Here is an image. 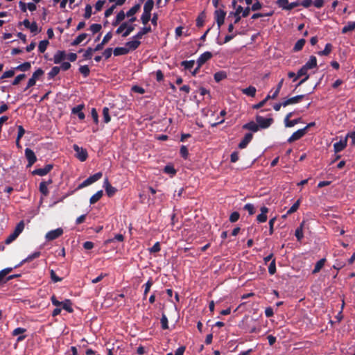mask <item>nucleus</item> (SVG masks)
Listing matches in <instances>:
<instances>
[{
    "label": "nucleus",
    "mask_w": 355,
    "mask_h": 355,
    "mask_svg": "<svg viewBox=\"0 0 355 355\" xmlns=\"http://www.w3.org/2000/svg\"><path fill=\"white\" fill-rule=\"evenodd\" d=\"M73 148L76 152L75 156L77 159L80 162H85L87 159L88 153L86 149L79 147L77 144H73Z\"/></svg>",
    "instance_id": "f257e3e1"
},
{
    "label": "nucleus",
    "mask_w": 355,
    "mask_h": 355,
    "mask_svg": "<svg viewBox=\"0 0 355 355\" xmlns=\"http://www.w3.org/2000/svg\"><path fill=\"white\" fill-rule=\"evenodd\" d=\"M256 121L259 128L266 129L272 124L274 120L271 117L266 119L261 116L257 115L256 116Z\"/></svg>",
    "instance_id": "f03ea898"
},
{
    "label": "nucleus",
    "mask_w": 355,
    "mask_h": 355,
    "mask_svg": "<svg viewBox=\"0 0 355 355\" xmlns=\"http://www.w3.org/2000/svg\"><path fill=\"white\" fill-rule=\"evenodd\" d=\"M44 74V71L39 68L32 75V77L28 80L26 89L34 86L37 80Z\"/></svg>",
    "instance_id": "7ed1b4c3"
},
{
    "label": "nucleus",
    "mask_w": 355,
    "mask_h": 355,
    "mask_svg": "<svg viewBox=\"0 0 355 355\" xmlns=\"http://www.w3.org/2000/svg\"><path fill=\"white\" fill-rule=\"evenodd\" d=\"M63 234V230L60 227L57 228L53 230H51L49 232L46 233L45 238L47 241H53L58 238H59L60 236H62Z\"/></svg>",
    "instance_id": "20e7f679"
},
{
    "label": "nucleus",
    "mask_w": 355,
    "mask_h": 355,
    "mask_svg": "<svg viewBox=\"0 0 355 355\" xmlns=\"http://www.w3.org/2000/svg\"><path fill=\"white\" fill-rule=\"evenodd\" d=\"M226 12L223 10L218 9L214 12V17L218 25V28L224 24Z\"/></svg>",
    "instance_id": "39448f33"
},
{
    "label": "nucleus",
    "mask_w": 355,
    "mask_h": 355,
    "mask_svg": "<svg viewBox=\"0 0 355 355\" xmlns=\"http://www.w3.org/2000/svg\"><path fill=\"white\" fill-rule=\"evenodd\" d=\"M212 56V53L209 51H205L202 53L196 61L197 64H198V67H201L207 61L210 60Z\"/></svg>",
    "instance_id": "423d86ee"
},
{
    "label": "nucleus",
    "mask_w": 355,
    "mask_h": 355,
    "mask_svg": "<svg viewBox=\"0 0 355 355\" xmlns=\"http://www.w3.org/2000/svg\"><path fill=\"white\" fill-rule=\"evenodd\" d=\"M25 156L28 160V166H31L37 161L35 153L31 148H26Z\"/></svg>",
    "instance_id": "0eeeda50"
},
{
    "label": "nucleus",
    "mask_w": 355,
    "mask_h": 355,
    "mask_svg": "<svg viewBox=\"0 0 355 355\" xmlns=\"http://www.w3.org/2000/svg\"><path fill=\"white\" fill-rule=\"evenodd\" d=\"M53 164H46L44 168L35 169L33 171V174L40 176L46 175L53 169Z\"/></svg>",
    "instance_id": "6e6552de"
},
{
    "label": "nucleus",
    "mask_w": 355,
    "mask_h": 355,
    "mask_svg": "<svg viewBox=\"0 0 355 355\" xmlns=\"http://www.w3.org/2000/svg\"><path fill=\"white\" fill-rule=\"evenodd\" d=\"M306 133L305 129H300L292 134V135L288 139V142L292 143L295 141L299 140L304 137Z\"/></svg>",
    "instance_id": "1a4fd4ad"
},
{
    "label": "nucleus",
    "mask_w": 355,
    "mask_h": 355,
    "mask_svg": "<svg viewBox=\"0 0 355 355\" xmlns=\"http://www.w3.org/2000/svg\"><path fill=\"white\" fill-rule=\"evenodd\" d=\"M104 187L105 192L109 197L113 196L117 191L115 187L110 184L107 178H106L104 181Z\"/></svg>",
    "instance_id": "9d476101"
},
{
    "label": "nucleus",
    "mask_w": 355,
    "mask_h": 355,
    "mask_svg": "<svg viewBox=\"0 0 355 355\" xmlns=\"http://www.w3.org/2000/svg\"><path fill=\"white\" fill-rule=\"evenodd\" d=\"M317 58L314 55H311L308 62L305 63L302 67L307 71L317 67Z\"/></svg>",
    "instance_id": "9b49d317"
},
{
    "label": "nucleus",
    "mask_w": 355,
    "mask_h": 355,
    "mask_svg": "<svg viewBox=\"0 0 355 355\" xmlns=\"http://www.w3.org/2000/svg\"><path fill=\"white\" fill-rule=\"evenodd\" d=\"M253 138V135L250 132L245 134L243 139L241 141L239 144V148L243 149L247 147L248 144L251 141Z\"/></svg>",
    "instance_id": "f8f14e48"
},
{
    "label": "nucleus",
    "mask_w": 355,
    "mask_h": 355,
    "mask_svg": "<svg viewBox=\"0 0 355 355\" xmlns=\"http://www.w3.org/2000/svg\"><path fill=\"white\" fill-rule=\"evenodd\" d=\"M40 252H35L34 253L28 255L26 259H23L18 265L15 266V268H18L19 266H21L26 262H30L32 260L38 258L40 256Z\"/></svg>",
    "instance_id": "ddd939ff"
},
{
    "label": "nucleus",
    "mask_w": 355,
    "mask_h": 355,
    "mask_svg": "<svg viewBox=\"0 0 355 355\" xmlns=\"http://www.w3.org/2000/svg\"><path fill=\"white\" fill-rule=\"evenodd\" d=\"M347 138H345L343 140L341 139L339 141L336 142L334 144V148L335 153H339V152L342 151L343 150H344L345 148L347 146Z\"/></svg>",
    "instance_id": "4468645a"
},
{
    "label": "nucleus",
    "mask_w": 355,
    "mask_h": 355,
    "mask_svg": "<svg viewBox=\"0 0 355 355\" xmlns=\"http://www.w3.org/2000/svg\"><path fill=\"white\" fill-rule=\"evenodd\" d=\"M268 212V208L263 206L261 207V214L257 216V220L259 223H264L267 220L266 214Z\"/></svg>",
    "instance_id": "2eb2a0df"
},
{
    "label": "nucleus",
    "mask_w": 355,
    "mask_h": 355,
    "mask_svg": "<svg viewBox=\"0 0 355 355\" xmlns=\"http://www.w3.org/2000/svg\"><path fill=\"white\" fill-rule=\"evenodd\" d=\"M67 57L64 51H58L53 56V62L55 64H60Z\"/></svg>",
    "instance_id": "dca6fc26"
},
{
    "label": "nucleus",
    "mask_w": 355,
    "mask_h": 355,
    "mask_svg": "<svg viewBox=\"0 0 355 355\" xmlns=\"http://www.w3.org/2000/svg\"><path fill=\"white\" fill-rule=\"evenodd\" d=\"M243 128L245 130H251L254 132H256L259 130V127L257 123H255L254 121H250L243 125Z\"/></svg>",
    "instance_id": "f3484780"
},
{
    "label": "nucleus",
    "mask_w": 355,
    "mask_h": 355,
    "mask_svg": "<svg viewBox=\"0 0 355 355\" xmlns=\"http://www.w3.org/2000/svg\"><path fill=\"white\" fill-rule=\"evenodd\" d=\"M84 108V105H78L72 109V113L76 114L80 120H83L85 118V114L82 112Z\"/></svg>",
    "instance_id": "a211bd4d"
},
{
    "label": "nucleus",
    "mask_w": 355,
    "mask_h": 355,
    "mask_svg": "<svg viewBox=\"0 0 355 355\" xmlns=\"http://www.w3.org/2000/svg\"><path fill=\"white\" fill-rule=\"evenodd\" d=\"M151 32V27H143L141 28V30L133 37L134 39L140 40L142 38V37Z\"/></svg>",
    "instance_id": "6ab92c4d"
},
{
    "label": "nucleus",
    "mask_w": 355,
    "mask_h": 355,
    "mask_svg": "<svg viewBox=\"0 0 355 355\" xmlns=\"http://www.w3.org/2000/svg\"><path fill=\"white\" fill-rule=\"evenodd\" d=\"M326 262V259L323 258L320 259L318 261L316 262L314 269L312 271L313 274H316L320 271V270L323 268L324 266V263Z\"/></svg>",
    "instance_id": "aec40b11"
},
{
    "label": "nucleus",
    "mask_w": 355,
    "mask_h": 355,
    "mask_svg": "<svg viewBox=\"0 0 355 355\" xmlns=\"http://www.w3.org/2000/svg\"><path fill=\"white\" fill-rule=\"evenodd\" d=\"M61 306L68 313H71L73 312V309L72 308V302L70 300H65L64 301L62 302Z\"/></svg>",
    "instance_id": "412c9836"
},
{
    "label": "nucleus",
    "mask_w": 355,
    "mask_h": 355,
    "mask_svg": "<svg viewBox=\"0 0 355 355\" xmlns=\"http://www.w3.org/2000/svg\"><path fill=\"white\" fill-rule=\"evenodd\" d=\"M141 42L139 40L135 39L134 40L126 42L125 46L128 47L129 51L135 50L139 46Z\"/></svg>",
    "instance_id": "4be33fe9"
},
{
    "label": "nucleus",
    "mask_w": 355,
    "mask_h": 355,
    "mask_svg": "<svg viewBox=\"0 0 355 355\" xmlns=\"http://www.w3.org/2000/svg\"><path fill=\"white\" fill-rule=\"evenodd\" d=\"M103 176L102 172H98L92 175H90L89 178H87L86 180L88 182L89 184H92L98 180H100Z\"/></svg>",
    "instance_id": "5701e85b"
},
{
    "label": "nucleus",
    "mask_w": 355,
    "mask_h": 355,
    "mask_svg": "<svg viewBox=\"0 0 355 355\" xmlns=\"http://www.w3.org/2000/svg\"><path fill=\"white\" fill-rule=\"evenodd\" d=\"M129 53V49L126 47H116L114 49L113 53L114 56L126 55Z\"/></svg>",
    "instance_id": "b1692460"
},
{
    "label": "nucleus",
    "mask_w": 355,
    "mask_h": 355,
    "mask_svg": "<svg viewBox=\"0 0 355 355\" xmlns=\"http://www.w3.org/2000/svg\"><path fill=\"white\" fill-rule=\"evenodd\" d=\"M355 29V21H348L347 24L345 26L341 31L343 34H346L348 32L353 31Z\"/></svg>",
    "instance_id": "393cba45"
},
{
    "label": "nucleus",
    "mask_w": 355,
    "mask_h": 355,
    "mask_svg": "<svg viewBox=\"0 0 355 355\" xmlns=\"http://www.w3.org/2000/svg\"><path fill=\"white\" fill-rule=\"evenodd\" d=\"M257 89L254 86H249L242 89V93L251 97L255 96Z\"/></svg>",
    "instance_id": "a878e982"
},
{
    "label": "nucleus",
    "mask_w": 355,
    "mask_h": 355,
    "mask_svg": "<svg viewBox=\"0 0 355 355\" xmlns=\"http://www.w3.org/2000/svg\"><path fill=\"white\" fill-rule=\"evenodd\" d=\"M124 241V236L121 234H116L113 238L107 239L105 241V244L114 243L115 241L123 242Z\"/></svg>",
    "instance_id": "bb28decb"
},
{
    "label": "nucleus",
    "mask_w": 355,
    "mask_h": 355,
    "mask_svg": "<svg viewBox=\"0 0 355 355\" xmlns=\"http://www.w3.org/2000/svg\"><path fill=\"white\" fill-rule=\"evenodd\" d=\"M88 34L87 33H81L71 43V46H77L80 44L83 40H85Z\"/></svg>",
    "instance_id": "cd10ccee"
},
{
    "label": "nucleus",
    "mask_w": 355,
    "mask_h": 355,
    "mask_svg": "<svg viewBox=\"0 0 355 355\" xmlns=\"http://www.w3.org/2000/svg\"><path fill=\"white\" fill-rule=\"evenodd\" d=\"M103 192L102 190L97 191L89 199L90 204L93 205L97 202L103 196Z\"/></svg>",
    "instance_id": "c85d7f7f"
},
{
    "label": "nucleus",
    "mask_w": 355,
    "mask_h": 355,
    "mask_svg": "<svg viewBox=\"0 0 355 355\" xmlns=\"http://www.w3.org/2000/svg\"><path fill=\"white\" fill-rule=\"evenodd\" d=\"M214 80L216 83H218L227 78V73L225 71H220L214 73Z\"/></svg>",
    "instance_id": "c756f323"
},
{
    "label": "nucleus",
    "mask_w": 355,
    "mask_h": 355,
    "mask_svg": "<svg viewBox=\"0 0 355 355\" xmlns=\"http://www.w3.org/2000/svg\"><path fill=\"white\" fill-rule=\"evenodd\" d=\"M60 71V67H53L51 69V71L48 73V79L51 80L54 78L55 76H56Z\"/></svg>",
    "instance_id": "7c9ffc66"
},
{
    "label": "nucleus",
    "mask_w": 355,
    "mask_h": 355,
    "mask_svg": "<svg viewBox=\"0 0 355 355\" xmlns=\"http://www.w3.org/2000/svg\"><path fill=\"white\" fill-rule=\"evenodd\" d=\"M295 236L297 238V240L298 241H301L302 239L304 237V233H303V223H302L296 230L295 232Z\"/></svg>",
    "instance_id": "2f4dec72"
},
{
    "label": "nucleus",
    "mask_w": 355,
    "mask_h": 355,
    "mask_svg": "<svg viewBox=\"0 0 355 355\" xmlns=\"http://www.w3.org/2000/svg\"><path fill=\"white\" fill-rule=\"evenodd\" d=\"M332 47L333 46H332L331 44L327 43V44H326L324 50L319 51L318 53L319 55L327 56L331 52Z\"/></svg>",
    "instance_id": "473e14b6"
},
{
    "label": "nucleus",
    "mask_w": 355,
    "mask_h": 355,
    "mask_svg": "<svg viewBox=\"0 0 355 355\" xmlns=\"http://www.w3.org/2000/svg\"><path fill=\"white\" fill-rule=\"evenodd\" d=\"M306 40L304 39H300L299 40H297V42L295 43L293 47V51L297 52L301 51L303 49Z\"/></svg>",
    "instance_id": "72a5a7b5"
},
{
    "label": "nucleus",
    "mask_w": 355,
    "mask_h": 355,
    "mask_svg": "<svg viewBox=\"0 0 355 355\" xmlns=\"http://www.w3.org/2000/svg\"><path fill=\"white\" fill-rule=\"evenodd\" d=\"M180 64L184 67V70H191L195 64V61L193 60H184L181 62Z\"/></svg>",
    "instance_id": "f704fd0d"
},
{
    "label": "nucleus",
    "mask_w": 355,
    "mask_h": 355,
    "mask_svg": "<svg viewBox=\"0 0 355 355\" xmlns=\"http://www.w3.org/2000/svg\"><path fill=\"white\" fill-rule=\"evenodd\" d=\"M141 6L139 4L135 5L126 12V16L128 17H132L139 10Z\"/></svg>",
    "instance_id": "c9c22d12"
},
{
    "label": "nucleus",
    "mask_w": 355,
    "mask_h": 355,
    "mask_svg": "<svg viewBox=\"0 0 355 355\" xmlns=\"http://www.w3.org/2000/svg\"><path fill=\"white\" fill-rule=\"evenodd\" d=\"M31 63L29 62H25L19 65H18L15 69L21 71H26L31 69Z\"/></svg>",
    "instance_id": "e433bc0d"
},
{
    "label": "nucleus",
    "mask_w": 355,
    "mask_h": 355,
    "mask_svg": "<svg viewBox=\"0 0 355 355\" xmlns=\"http://www.w3.org/2000/svg\"><path fill=\"white\" fill-rule=\"evenodd\" d=\"M154 1L153 0H147L144 6V11L146 12H150L153 8Z\"/></svg>",
    "instance_id": "4c0bfd02"
},
{
    "label": "nucleus",
    "mask_w": 355,
    "mask_h": 355,
    "mask_svg": "<svg viewBox=\"0 0 355 355\" xmlns=\"http://www.w3.org/2000/svg\"><path fill=\"white\" fill-rule=\"evenodd\" d=\"M39 190L44 196H47L49 193L47 185H46V182H40Z\"/></svg>",
    "instance_id": "58836bf2"
},
{
    "label": "nucleus",
    "mask_w": 355,
    "mask_h": 355,
    "mask_svg": "<svg viewBox=\"0 0 355 355\" xmlns=\"http://www.w3.org/2000/svg\"><path fill=\"white\" fill-rule=\"evenodd\" d=\"M24 229V223L23 220H21L15 227V230L13 232L17 236L22 232Z\"/></svg>",
    "instance_id": "ea45409f"
},
{
    "label": "nucleus",
    "mask_w": 355,
    "mask_h": 355,
    "mask_svg": "<svg viewBox=\"0 0 355 355\" xmlns=\"http://www.w3.org/2000/svg\"><path fill=\"white\" fill-rule=\"evenodd\" d=\"M306 75H309L308 74V71L304 68L303 67H302L297 71V76L295 77V78H294L293 80V82L296 81L299 78L302 77V76H306Z\"/></svg>",
    "instance_id": "a19ab883"
},
{
    "label": "nucleus",
    "mask_w": 355,
    "mask_h": 355,
    "mask_svg": "<svg viewBox=\"0 0 355 355\" xmlns=\"http://www.w3.org/2000/svg\"><path fill=\"white\" fill-rule=\"evenodd\" d=\"M49 44V42L46 40L40 42L38 45V51H40V53H44L46 51Z\"/></svg>",
    "instance_id": "79ce46f5"
},
{
    "label": "nucleus",
    "mask_w": 355,
    "mask_h": 355,
    "mask_svg": "<svg viewBox=\"0 0 355 355\" xmlns=\"http://www.w3.org/2000/svg\"><path fill=\"white\" fill-rule=\"evenodd\" d=\"M301 121H302V118L300 117V118H297V119H295L293 120H288V121L284 122V123H285L286 127L291 128V127H293L294 125H295L296 124L300 123Z\"/></svg>",
    "instance_id": "37998d69"
},
{
    "label": "nucleus",
    "mask_w": 355,
    "mask_h": 355,
    "mask_svg": "<svg viewBox=\"0 0 355 355\" xmlns=\"http://www.w3.org/2000/svg\"><path fill=\"white\" fill-rule=\"evenodd\" d=\"M276 3L279 8H282L283 10H288L289 5L288 0H277Z\"/></svg>",
    "instance_id": "c03bdc74"
},
{
    "label": "nucleus",
    "mask_w": 355,
    "mask_h": 355,
    "mask_svg": "<svg viewBox=\"0 0 355 355\" xmlns=\"http://www.w3.org/2000/svg\"><path fill=\"white\" fill-rule=\"evenodd\" d=\"M103 120L105 123H108L110 120L111 117L109 114V108L107 107H104L103 109Z\"/></svg>",
    "instance_id": "a18cd8bd"
},
{
    "label": "nucleus",
    "mask_w": 355,
    "mask_h": 355,
    "mask_svg": "<svg viewBox=\"0 0 355 355\" xmlns=\"http://www.w3.org/2000/svg\"><path fill=\"white\" fill-rule=\"evenodd\" d=\"M79 71L85 78L87 77L90 73L89 68L87 65L80 66Z\"/></svg>",
    "instance_id": "49530a36"
},
{
    "label": "nucleus",
    "mask_w": 355,
    "mask_h": 355,
    "mask_svg": "<svg viewBox=\"0 0 355 355\" xmlns=\"http://www.w3.org/2000/svg\"><path fill=\"white\" fill-rule=\"evenodd\" d=\"M283 83H284V78H282L279 82V83L277 84V88L275 89V91L274 92V93L271 95V97H272V99H275V98H277V96H278L279 92H280V89L283 85Z\"/></svg>",
    "instance_id": "de8ad7c7"
},
{
    "label": "nucleus",
    "mask_w": 355,
    "mask_h": 355,
    "mask_svg": "<svg viewBox=\"0 0 355 355\" xmlns=\"http://www.w3.org/2000/svg\"><path fill=\"white\" fill-rule=\"evenodd\" d=\"M205 15L204 12L200 13L196 19V26L202 27L204 25Z\"/></svg>",
    "instance_id": "09e8293b"
},
{
    "label": "nucleus",
    "mask_w": 355,
    "mask_h": 355,
    "mask_svg": "<svg viewBox=\"0 0 355 355\" xmlns=\"http://www.w3.org/2000/svg\"><path fill=\"white\" fill-rule=\"evenodd\" d=\"M160 322L162 324V329H168V318L166 315L164 313H162V318L160 320Z\"/></svg>",
    "instance_id": "8fccbe9b"
},
{
    "label": "nucleus",
    "mask_w": 355,
    "mask_h": 355,
    "mask_svg": "<svg viewBox=\"0 0 355 355\" xmlns=\"http://www.w3.org/2000/svg\"><path fill=\"white\" fill-rule=\"evenodd\" d=\"M153 282L152 281L151 279H150L144 285V286L145 287V289H144V299H146V295L148 294V293L149 292L152 285H153Z\"/></svg>",
    "instance_id": "3c124183"
},
{
    "label": "nucleus",
    "mask_w": 355,
    "mask_h": 355,
    "mask_svg": "<svg viewBox=\"0 0 355 355\" xmlns=\"http://www.w3.org/2000/svg\"><path fill=\"white\" fill-rule=\"evenodd\" d=\"M164 172L172 176L176 174V170L172 165H166L164 168Z\"/></svg>",
    "instance_id": "603ef678"
},
{
    "label": "nucleus",
    "mask_w": 355,
    "mask_h": 355,
    "mask_svg": "<svg viewBox=\"0 0 355 355\" xmlns=\"http://www.w3.org/2000/svg\"><path fill=\"white\" fill-rule=\"evenodd\" d=\"M150 16L151 14L150 12H146L144 11L141 17V20L144 25L147 24L148 21L150 20Z\"/></svg>",
    "instance_id": "864d4df0"
},
{
    "label": "nucleus",
    "mask_w": 355,
    "mask_h": 355,
    "mask_svg": "<svg viewBox=\"0 0 355 355\" xmlns=\"http://www.w3.org/2000/svg\"><path fill=\"white\" fill-rule=\"evenodd\" d=\"M268 272L270 275H274L276 272V261L275 259H273L269 266H268Z\"/></svg>",
    "instance_id": "5fc2aeb1"
},
{
    "label": "nucleus",
    "mask_w": 355,
    "mask_h": 355,
    "mask_svg": "<svg viewBox=\"0 0 355 355\" xmlns=\"http://www.w3.org/2000/svg\"><path fill=\"white\" fill-rule=\"evenodd\" d=\"M300 204V200H297L292 205V207L287 211V214H291L295 212L298 209Z\"/></svg>",
    "instance_id": "6e6d98bb"
},
{
    "label": "nucleus",
    "mask_w": 355,
    "mask_h": 355,
    "mask_svg": "<svg viewBox=\"0 0 355 355\" xmlns=\"http://www.w3.org/2000/svg\"><path fill=\"white\" fill-rule=\"evenodd\" d=\"M94 52L93 48L88 47L83 54V57L85 60L91 59L93 55V53Z\"/></svg>",
    "instance_id": "4d7b16f0"
},
{
    "label": "nucleus",
    "mask_w": 355,
    "mask_h": 355,
    "mask_svg": "<svg viewBox=\"0 0 355 355\" xmlns=\"http://www.w3.org/2000/svg\"><path fill=\"white\" fill-rule=\"evenodd\" d=\"M180 154L182 157H183L184 159H187L189 157V150L185 146H182L180 147Z\"/></svg>",
    "instance_id": "13d9d810"
},
{
    "label": "nucleus",
    "mask_w": 355,
    "mask_h": 355,
    "mask_svg": "<svg viewBox=\"0 0 355 355\" xmlns=\"http://www.w3.org/2000/svg\"><path fill=\"white\" fill-rule=\"evenodd\" d=\"M304 98V95H297L292 98H288L291 104H295L300 102Z\"/></svg>",
    "instance_id": "bf43d9fd"
},
{
    "label": "nucleus",
    "mask_w": 355,
    "mask_h": 355,
    "mask_svg": "<svg viewBox=\"0 0 355 355\" xmlns=\"http://www.w3.org/2000/svg\"><path fill=\"white\" fill-rule=\"evenodd\" d=\"M92 8L91 5L87 4L85 6V14L83 15L85 19L90 18V17L92 15Z\"/></svg>",
    "instance_id": "052dcab7"
},
{
    "label": "nucleus",
    "mask_w": 355,
    "mask_h": 355,
    "mask_svg": "<svg viewBox=\"0 0 355 355\" xmlns=\"http://www.w3.org/2000/svg\"><path fill=\"white\" fill-rule=\"evenodd\" d=\"M101 28L102 26L99 24H93L90 26L89 28V29L94 34L98 33L101 30Z\"/></svg>",
    "instance_id": "680f3d73"
},
{
    "label": "nucleus",
    "mask_w": 355,
    "mask_h": 355,
    "mask_svg": "<svg viewBox=\"0 0 355 355\" xmlns=\"http://www.w3.org/2000/svg\"><path fill=\"white\" fill-rule=\"evenodd\" d=\"M243 209L248 211L250 215H253L255 213V209L252 204L248 203L246 204Z\"/></svg>",
    "instance_id": "e2e57ef3"
},
{
    "label": "nucleus",
    "mask_w": 355,
    "mask_h": 355,
    "mask_svg": "<svg viewBox=\"0 0 355 355\" xmlns=\"http://www.w3.org/2000/svg\"><path fill=\"white\" fill-rule=\"evenodd\" d=\"M26 331V329L22 328V327H17L12 331V335L14 336H20V335H22Z\"/></svg>",
    "instance_id": "0e129e2a"
},
{
    "label": "nucleus",
    "mask_w": 355,
    "mask_h": 355,
    "mask_svg": "<svg viewBox=\"0 0 355 355\" xmlns=\"http://www.w3.org/2000/svg\"><path fill=\"white\" fill-rule=\"evenodd\" d=\"M50 276H51V280L53 282H61L62 280V278L61 277H59L55 272V271L53 270H51L50 271Z\"/></svg>",
    "instance_id": "69168bd1"
},
{
    "label": "nucleus",
    "mask_w": 355,
    "mask_h": 355,
    "mask_svg": "<svg viewBox=\"0 0 355 355\" xmlns=\"http://www.w3.org/2000/svg\"><path fill=\"white\" fill-rule=\"evenodd\" d=\"M239 217H240L239 213L238 211H234L231 214V215L230 216V221L231 223H235L239 219Z\"/></svg>",
    "instance_id": "338daca9"
},
{
    "label": "nucleus",
    "mask_w": 355,
    "mask_h": 355,
    "mask_svg": "<svg viewBox=\"0 0 355 355\" xmlns=\"http://www.w3.org/2000/svg\"><path fill=\"white\" fill-rule=\"evenodd\" d=\"M161 250L160 244L159 242H156L150 249L149 252L150 253H156L159 252Z\"/></svg>",
    "instance_id": "774afa93"
}]
</instances>
